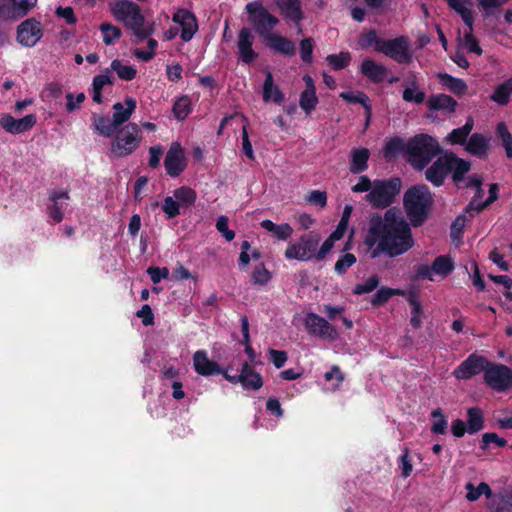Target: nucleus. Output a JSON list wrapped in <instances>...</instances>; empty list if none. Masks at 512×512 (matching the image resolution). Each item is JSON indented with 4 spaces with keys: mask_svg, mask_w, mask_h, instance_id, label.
Returning a JSON list of instances; mask_svg holds the SVG:
<instances>
[{
    "mask_svg": "<svg viewBox=\"0 0 512 512\" xmlns=\"http://www.w3.org/2000/svg\"><path fill=\"white\" fill-rule=\"evenodd\" d=\"M449 7L453 9L456 13H458L463 22L468 26V28L472 29L474 22V13H473V2L472 0H446Z\"/></svg>",
    "mask_w": 512,
    "mask_h": 512,
    "instance_id": "nucleus-27",
    "label": "nucleus"
},
{
    "mask_svg": "<svg viewBox=\"0 0 512 512\" xmlns=\"http://www.w3.org/2000/svg\"><path fill=\"white\" fill-rule=\"evenodd\" d=\"M94 126L95 129L99 132V134L109 137L113 135L116 130L118 129V126L114 124L113 118L100 116L94 119Z\"/></svg>",
    "mask_w": 512,
    "mask_h": 512,
    "instance_id": "nucleus-42",
    "label": "nucleus"
},
{
    "mask_svg": "<svg viewBox=\"0 0 512 512\" xmlns=\"http://www.w3.org/2000/svg\"><path fill=\"white\" fill-rule=\"evenodd\" d=\"M191 111V101L189 97H180L173 106V113L178 120H184Z\"/></svg>",
    "mask_w": 512,
    "mask_h": 512,
    "instance_id": "nucleus-49",
    "label": "nucleus"
},
{
    "mask_svg": "<svg viewBox=\"0 0 512 512\" xmlns=\"http://www.w3.org/2000/svg\"><path fill=\"white\" fill-rule=\"evenodd\" d=\"M193 366L195 371L202 376H210L221 373L220 366L211 361L205 351H196L193 355Z\"/></svg>",
    "mask_w": 512,
    "mask_h": 512,
    "instance_id": "nucleus-19",
    "label": "nucleus"
},
{
    "mask_svg": "<svg viewBox=\"0 0 512 512\" xmlns=\"http://www.w3.org/2000/svg\"><path fill=\"white\" fill-rule=\"evenodd\" d=\"M401 181L399 178L389 180H375L372 190L366 195V201L373 207L385 209L389 207L395 197L400 193Z\"/></svg>",
    "mask_w": 512,
    "mask_h": 512,
    "instance_id": "nucleus-6",
    "label": "nucleus"
},
{
    "mask_svg": "<svg viewBox=\"0 0 512 512\" xmlns=\"http://www.w3.org/2000/svg\"><path fill=\"white\" fill-rule=\"evenodd\" d=\"M512 94V78L498 85L491 95V99L499 105H506Z\"/></svg>",
    "mask_w": 512,
    "mask_h": 512,
    "instance_id": "nucleus-38",
    "label": "nucleus"
},
{
    "mask_svg": "<svg viewBox=\"0 0 512 512\" xmlns=\"http://www.w3.org/2000/svg\"><path fill=\"white\" fill-rule=\"evenodd\" d=\"M240 116L244 122V125L242 127V149L249 159H254V152L247 131V125L249 122L248 119L243 114H241Z\"/></svg>",
    "mask_w": 512,
    "mask_h": 512,
    "instance_id": "nucleus-58",
    "label": "nucleus"
},
{
    "mask_svg": "<svg viewBox=\"0 0 512 512\" xmlns=\"http://www.w3.org/2000/svg\"><path fill=\"white\" fill-rule=\"evenodd\" d=\"M99 28L103 34V42L106 45H112L122 35L121 30L111 23H102Z\"/></svg>",
    "mask_w": 512,
    "mask_h": 512,
    "instance_id": "nucleus-46",
    "label": "nucleus"
},
{
    "mask_svg": "<svg viewBox=\"0 0 512 512\" xmlns=\"http://www.w3.org/2000/svg\"><path fill=\"white\" fill-rule=\"evenodd\" d=\"M490 361L484 356L471 354L453 371V376L459 380H467L487 370Z\"/></svg>",
    "mask_w": 512,
    "mask_h": 512,
    "instance_id": "nucleus-11",
    "label": "nucleus"
},
{
    "mask_svg": "<svg viewBox=\"0 0 512 512\" xmlns=\"http://www.w3.org/2000/svg\"><path fill=\"white\" fill-rule=\"evenodd\" d=\"M173 198L179 202V206L183 208H189L194 205L197 194L195 190L188 186H182L174 190Z\"/></svg>",
    "mask_w": 512,
    "mask_h": 512,
    "instance_id": "nucleus-35",
    "label": "nucleus"
},
{
    "mask_svg": "<svg viewBox=\"0 0 512 512\" xmlns=\"http://www.w3.org/2000/svg\"><path fill=\"white\" fill-rule=\"evenodd\" d=\"M446 153L440 156L425 172L426 179L435 186H441L449 174Z\"/></svg>",
    "mask_w": 512,
    "mask_h": 512,
    "instance_id": "nucleus-18",
    "label": "nucleus"
},
{
    "mask_svg": "<svg viewBox=\"0 0 512 512\" xmlns=\"http://www.w3.org/2000/svg\"><path fill=\"white\" fill-rule=\"evenodd\" d=\"M52 205L48 207V215L57 223L61 222L64 217L63 208L65 201L69 199L67 191H52L49 196Z\"/></svg>",
    "mask_w": 512,
    "mask_h": 512,
    "instance_id": "nucleus-25",
    "label": "nucleus"
},
{
    "mask_svg": "<svg viewBox=\"0 0 512 512\" xmlns=\"http://www.w3.org/2000/svg\"><path fill=\"white\" fill-rule=\"evenodd\" d=\"M437 78L442 86L458 96L464 95L467 91V84L462 79L454 78L447 73H439Z\"/></svg>",
    "mask_w": 512,
    "mask_h": 512,
    "instance_id": "nucleus-32",
    "label": "nucleus"
},
{
    "mask_svg": "<svg viewBox=\"0 0 512 512\" xmlns=\"http://www.w3.org/2000/svg\"><path fill=\"white\" fill-rule=\"evenodd\" d=\"M496 132L502 139V144L506 150L507 157L512 158V135L508 131L506 124L503 122L498 123Z\"/></svg>",
    "mask_w": 512,
    "mask_h": 512,
    "instance_id": "nucleus-51",
    "label": "nucleus"
},
{
    "mask_svg": "<svg viewBox=\"0 0 512 512\" xmlns=\"http://www.w3.org/2000/svg\"><path fill=\"white\" fill-rule=\"evenodd\" d=\"M266 41L268 42L269 46L272 49L279 51L285 55H293L295 52V46L293 42L285 37L272 34L266 39Z\"/></svg>",
    "mask_w": 512,
    "mask_h": 512,
    "instance_id": "nucleus-34",
    "label": "nucleus"
},
{
    "mask_svg": "<svg viewBox=\"0 0 512 512\" xmlns=\"http://www.w3.org/2000/svg\"><path fill=\"white\" fill-rule=\"evenodd\" d=\"M136 109V101L132 97H126L124 104L117 102L113 105V120L118 128L126 123Z\"/></svg>",
    "mask_w": 512,
    "mask_h": 512,
    "instance_id": "nucleus-21",
    "label": "nucleus"
},
{
    "mask_svg": "<svg viewBox=\"0 0 512 512\" xmlns=\"http://www.w3.org/2000/svg\"><path fill=\"white\" fill-rule=\"evenodd\" d=\"M319 242L320 236L315 233L302 235L287 246L285 257L289 260L308 261L316 257Z\"/></svg>",
    "mask_w": 512,
    "mask_h": 512,
    "instance_id": "nucleus-9",
    "label": "nucleus"
},
{
    "mask_svg": "<svg viewBox=\"0 0 512 512\" xmlns=\"http://www.w3.org/2000/svg\"><path fill=\"white\" fill-rule=\"evenodd\" d=\"M260 225L265 230L273 233V235L278 240H286V239L290 238L293 234V228L288 223L277 225V224L273 223L271 220L266 219V220H263L260 223Z\"/></svg>",
    "mask_w": 512,
    "mask_h": 512,
    "instance_id": "nucleus-33",
    "label": "nucleus"
},
{
    "mask_svg": "<svg viewBox=\"0 0 512 512\" xmlns=\"http://www.w3.org/2000/svg\"><path fill=\"white\" fill-rule=\"evenodd\" d=\"M383 40L377 37V32L375 30H369L367 32H363L359 36L358 44L361 48L366 49L370 46H375V51L378 52L379 43Z\"/></svg>",
    "mask_w": 512,
    "mask_h": 512,
    "instance_id": "nucleus-52",
    "label": "nucleus"
},
{
    "mask_svg": "<svg viewBox=\"0 0 512 512\" xmlns=\"http://www.w3.org/2000/svg\"><path fill=\"white\" fill-rule=\"evenodd\" d=\"M364 243L372 259L381 254L394 258L408 252L414 246V238L400 210L390 208L383 215L375 213L370 217Z\"/></svg>",
    "mask_w": 512,
    "mask_h": 512,
    "instance_id": "nucleus-1",
    "label": "nucleus"
},
{
    "mask_svg": "<svg viewBox=\"0 0 512 512\" xmlns=\"http://www.w3.org/2000/svg\"><path fill=\"white\" fill-rule=\"evenodd\" d=\"M378 52L385 54L400 64H408L412 61L410 42L406 36L383 40L379 43Z\"/></svg>",
    "mask_w": 512,
    "mask_h": 512,
    "instance_id": "nucleus-10",
    "label": "nucleus"
},
{
    "mask_svg": "<svg viewBox=\"0 0 512 512\" xmlns=\"http://www.w3.org/2000/svg\"><path fill=\"white\" fill-rule=\"evenodd\" d=\"M317 103L318 98L316 91L304 90L301 93L299 105L306 112V114H310V112L316 107Z\"/></svg>",
    "mask_w": 512,
    "mask_h": 512,
    "instance_id": "nucleus-48",
    "label": "nucleus"
},
{
    "mask_svg": "<svg viewBox=\"0 0 512 512\" xmlns=\"http://www.w3.org/2000/svg\"><path fill=\"white\" fill-rule=\"evenodd\" d=\"M307 331L317 337L335 340L338 337V332L326 319L314 313L307 314L304 320Z\"/></svg>",
    "mask_w": 512,
    "mask_h": 512,
    "instance_id": "nucleus-12",
    "label": "nucleus"
},
{
    "mask_svg": "<svg viewBox=\"0 0 512 512\" xmlns=\"http://www.w3.org/2000/svg\"><path fill=\"white\" fill-rule=\"evenodd\" d=\"M11 2V19L24 17L37 4V0H11Z\"/></svg>",
    "mask_w": 512,
    "mask_h": 512,
    "instance_id": "nucleus-37",
    "label": "nucleus"
},
{
    "mask_svg": "<svg viewBox=\"0 0 512 512\" xmlns=\"http://www.w3.org/2000/svg\"><path fill=\"white\" fill-rule=\"evenodd\" d=\"M172 19L174 22L178 23L182 28V40L185 42L190 41L198 30V24L195 15L186 9H179L173 15Z\"/></svg>",
    "mask_w": 512,
    "mask_h": 512,
    "instance_id": "nucleus-17",
    "label": "nucleus"
},
{
    "mask_svg": "<svg viewBox=\"0 0 512 512\" xmlns=\"http://www.w3.org/2000/svg\"><path fill=\"white\" fill-rule=\"evenodd\" d=\"M497 512H512V486L498 494Z\"/></svg>",
    "mask_w": 512,
    "mask_h": 512,
    "instance_id": "nucleus-54",
    "label": "nucleus"
},
{
    "mask_svg": "<svg viewBox=\"0 0 512 512\" xmlns=\"http://www.w3.org/2000/svg\"><path fill=\"white\" fill-rule=\"evenodd\" d=\"M166 172L171 177L179 176L186 167L184 151L178 142L171 144L164 159Z\"/></svg>",
    "mask_w": 512,
    "mask_h": 512,
    "instance_id": "nucleus-14",
    "label": "nucleus"
},
{
    "mask_svg": "<svg viewBox=\"0 0 512 512\" xmlns=\"http://www.w3.org/2000/svg\"><path fill=\"white\" fill-rule=\"evenodd\" d=\"M458 103L446 94L431 95L427 100V107L431 111H442L447 114L455 112Z\"/></svg>",
    "mask_w": 512,
    "mask_h": 512,
    "instance_id": "nucleus-22",
    "label": "nucleus"
},
{
    "mask_svg": "<svg viewBox=\"0 0 512 512\" xmlns=\"http://www.w3.org/2000/svg\"><path fill=\"white\" fill-rule=\"evenodd\" d=\"M441 152L437 140L427 134L417 135L407 144L408 161L417 170L424 169Z\"/></svg>",
    "mask_w": 512,
    "mask_h": 512,
    "instance_id": "nucleus-4",
    "label": "nucleus"
},
{
    "mask_svg": "<svg viewBox=\"0 0 512 512\" xmlns=\"http://www.w3.org/2000/svg\"><path fill=\"white\" fill-rule=\"evenodd\" d=\"M483 379L485 384L495 392L512 391V369L507 365L490 362Z\"/></svg>",
    "mask_w": 512,
    "mask_h": 512,
    "instance_id": "nucleus-8",
    "label": "nucleus"
},
{
    "mask_svg": "<svg viewBox=\"0 0 512 512\" xmlns=\"http://www.w3.org/2000/svg\"><path fill=\"white\" fill-rule=\"evenodd\" d=\"M340 97L349 103L361 104L365 109V113L368 114V116L371 114L372 107L369 98L365 93L361 91L342 92L340 93Z\"/></svg>",
    "mask_w": 512,
    "mask_h": 512,
    "instance_id": "nucleus-39",
    "label": "nucleus"
},
{
    "mask_svg": "<svg viewBox=\"0 0 512 512\" xmlns=\"http://www.w3.org/2000/svg\"><path fill=\"white\" fill-rule=\"evenodd\" d=\"M41 37V23L34 18L25 20L17 28V40L22 46L33 47Z\"/></svg>",
    "mask_w": 512,
    "mask_h": 512,
    "instance_id": "nucleus-13",
    "label": "nucleus"
},
{
    "mask_svg": "<svg viewBox=\"0 0 512 512\" xmlns=\"http://www.w3.org/2000/svg\"><path fill=\"white\" fill-rule=\"evenodd\" d=\"M277 6L286 18L295 23H299L303 19L300 0H281Z\"/></svg>",
    "mask_w": 512,
    "mask_h": 512,
    "instance_id": "nucleus-30",
    "label": "nucleus"
},
{
    "mask_svg": "<svg viewBox=\"0 0 512 512\" xmlns=\"http://www.w3.org/2000/svg\"><path fill=\"white\" fill-rule=\"evenodd\" d=\"M245 9L255 31L264 40L271 36V31L279 22L278 18L272 15L259 1L248 3Z\"/></svg>",
    "mask_w": 512,
    "mask_h": 512,
    "instance_id": "nucleus-7",
    "label": "nucleus"
},
{
    "mask_svg": "<svg viewBox=\"0 0 512 512\" xmlns=\"http://www.w3.org/2000/svg\"><path fill=\"white\" fill-rule=\"evenodd\" d=\"M307 201L310 204L318 205L321 208H324L327 204V194L325 191L313 190L308 195Z\"/></svg>",
    "mask_w": 512,
    "mask_h": 512,
    "instance_id": "nucleus-64",
    "label": "nucleus"
},
{
    "mask_svg": "<svg viewBox=\"0 0 512 512\" xmlns=\"http://www.w3.org/2000/svg\"><path fill=\"white\" fill-rule=\"evenodd\" d=\"M141 142L142 132L139 125L130 122L116 130L110 150L116 157H126L137 150Z\"/></svg>",
    "mask_w": 512,
    "mask_h": 512,
    "instance_id": "nucleus-5",
    "label": "nucleus"
},
{
    "mask_svg": "<svg viewBox=\"0 0 512 512\" xmlns=\"http://www.w3.org/2000/svg\"><path fill=\"white\" fill-rule=\"evenodd\" d=\"M266 77L263 84V101H274L281 104L284 101V94L278 86L274 84L273 75L270 71H266Z\"/></svg>",
    "mask_w": 512,
    "mask_h": 512,
    "instance_id": "nucleus-29",
    "label": "nucleus"
},
{
    "mask_svg": "<svg viewBox=\"0 0 512 512\" xmlns=\"http://www.w3.org/2000/svg\"><path fill=\"white\" fill-rule=\"evenodd\" d=\"M369 157L370 151L367 148H353L350 152V172L359 174L365 171Z\"/></svg>",
    "mask_w": 512,
    "mask_h": 512,
    "instance_id": "nucleus-28",
    "label": "nucleus"
},
{
    "mask_svg": "<svg viewBox=\"0 0 512 512\" xmlns=\"http://www.w3.org/2000/svg\"><path fill=\"white\" fill-rule=\"evenodd\" d=\"M360 71L375 83L383 81L388 72L385 66L376 63L370 58H366L362 61Z\"/></svg>",
    "mask_w": 512,
    "mask_h": 512,
    "instance_id": "nucleus-26",
    "label": "nucleus"
},
{
    "mask_svg": "<svg viewBox=\"0 0 512 512\" xmlns=\"http://www.w3.org/2000/svg\"><path fill=\"white\" fill-rule=\"evenodd\" d=\"M228 222V217L222 215L217 219L216 228L227 241H232L235 237V233L228 228Z\"/></svg>",
    "mask_w": 512,
    "mask_h": 512,
    "instance_id": "nucleus-62",
    "label": "nucleus"
},
{
    "mask_svg": "<svg viewBox=\"0 0 512 512\" xmlns=\"http://www.w3.org/2000/svg\"><path fill=\"white\" fill-rule=\"evenodd\" d=\"M481 185H482V179L481 178H479L477 176H473V177L470 178V180L468 182V186L475 187L476 191H475V195H474L473 199L471 200L469 205L466 207V212L467 213H470L472 210L476 212L477 204L478 203H482L480 200H481V198L484 195V191L481 188Z\"/></svg>",
    "mask_w": 512,
    "mask_h": 512,
    "instance_id": "nucleus-43",
    "label": "nucleus"
},
{
    "mask_svg": "<svg viewBox=\"0 0 512 512\" xmlns=\"http://www.w3.org/2000/svg\"><path fill=\"white\" fill-rule=\"evenodd\" d=\"M472 32H473V28L472 29L469 28V31L464 34L463 45L469 52L475 53L477 55H481L482 49L479 46L478 41L474 37Z\"/></svg>",
    "mask_w": 512,
    "mask_h": 512,
    "instance_id": "nucleus-61",
    "label": "nucleus"
},
{
    "mask_svg": "<svg viewBox=\"0 0 512 512\" xmlns=\"http://www.w3.org/2000/svg\"><path fill=\"white\" fill-rule=\"evenodd\" d=\"M254 36L247 27L240 29L237 37V48L239 58L243 62L250 64L258 58V53L253 49Z\"/></svg>",
    "mask_w": 512,
    "mask_h": 512,
    "instance_id": "nucleus-15",
    "label": "nucleus"
},
{
    "mask_svg": "<svg viewBox=\"0 0 512 512\" xmlns=\"http://www.w3.org/2000/svg\"><path fill=\"white\" fill-rule=\"evenodd\" d=\"M402 97L406 102L421 104L425 100V93L419 90L415 81H412L410 86L403 91Z\"/></svg>",
    "mask_w": 512,
    "mask_h": 512,
    "instance_id": "nucleus-47",
    "label": "nucleus"
},
{
    "mask_svg": "<svg viewBox=\"0 0 512 512\" xmlns=\"http://www.w3.org/2000/svg\"><path fill=\"white\" fill-rule=\"evenodd\" d=\"M404 208L410 223L414 227L421 226L428 217L432 205V196L425 185L409 188L403 197Z\"/></svg>",
    "mask_w": 512,
    "mask_h": 512,
    "instance_id": "nucleus-3",
    "label": "nucleus"
},
{
    "mask_svg": "<svg viewBox=\"0 0 512 512\" xmlns=\"http://www.w3.org/2000/svg\"><path fill=\"white\" fill-rule=\"evenodd\" d=\"M467 432L470 434L476 433L483 429V412L478 407H471L467 411Z\"/></svg>",
    "mask_w": 512,
    "mask_h": 512,
    "instance_id": "nucleus-36",
    "label": "nucleus"
},
{
    "mask_svg": "<svg viewBox=\"0 0 512 512\" xmlns=\"http://www.w3.org/2000/svg\"><path fill=\"white\" fill-rule=\"evenodd\" d=\"M399 294L398 290L382 287L380 288L376 294L373 296L371 300V304L373 306H382L384 305L393 295Z\"/></svg>",
    "mask_w": 512,
    "mask_h": 512,
    "instance_id": "nucleus-56",
    "label": "nucleus"
},
{
    "mask_svg": "<svg viewBox=\"0 0 512 512\" xmlns=\"http://www.w3.org/2000/svg\"><path fill=\"white\" fill-rule=\"evenodd\" d=\"M474 127V120L472 117H468L464 126L452 130L447 136L446 141L450 144L464 145L467 142V138Z\"/></svg>",
    "mask_w": 512,
    "mask_h": 512,
    "instance_id": "nucleus-31",
    "label": "nucleus"
},
{
    "mask_svg": "<svg viewBox=\"0 0 512 512\" xmlns=\"http://www.w3.org/2000/svg\"><path fill=\"white\" fill-rule=\"evenodd\" d=\"M111 69L117 73L120 79L125 81H131L136 76L135 68L122 64L118 59L112 61Z\"/></svg>",
    "mask_w": 512,
    "mask_h": 512,
    "instance_id": "nucleus-45",
    "label": "nucleus"
},
{
    "mask_svg": "<svg viewBox=\"0 0 512 512\" xmlns=\"http://www.w3.org/2000/svg\"><path fill=\"white\" fill-rule=\"evenodd\" d=\"M490 147V139L483 134L474 133L465 144V150L479 158L486 157Z\"/></svg>",
    "mask_w": 512,
    "mask_h": 512,
    "instance_id": "nucleus-23",
    "label": "nucleus"
},
{
    "mask_svg": "<svg viewBox=\"0 0 512 512\" xmlns=\"http://www.w3.org/2000/svg\"><path fill=\"white\" fill-rule=\"evenodd\" d=\"M111 13L117 21L123 22L131 29L139 41L148 38L153 33V25L145 24V17L140 7L128 0H117L111 5Z\"/></svg>",
    "mask_w": 512,
    "mask_h": 512,
    "instance_id": "nucleus-2",
    "label": "nucleus"
},
{
    "mask_svg": "<svg viewBox=\"0 0 512 512\" xmlns=\"http://www.w3.org/2000/svg\"><path fill=\"white\" fill-rule=\"evenodd\" d=\"M510 0H476L478 7L482 10L483 16L488 17L495 9L501 8Z\"/></svg>",
    "mask_w": 512,
    "mask_h": 512,
    "instance_id": "nucleus-55",
    "label": "nucleus"
},
{
    "mask_svg": "<svg viewBox=\"0 0 512 512\" xmlns=\"http://www.w3.org/2000/svg\"><path fill=\"white\" fill-rule=\"evenodd\" d=\"M179 202H177L173 196H168L164 199L162 210L166 214L167 218L171 219L180 214Z\"/></svg>",
    "mask_w": 512,
    "mask_h": 512,
    "instance_id": "nucleus-59",
    "label": "nucleus"
},
{
    "mask_svg": "<svg viewBox=\"0 0 512 512\" xmlns=\"http://www.w3.org/2000/svg\"><path fill=\"white\" fill-rule=\"evenodd\" d=\"M239 383L244 389L255 391L262 387L263 379L252 366L245 362L242 364L241 372L239 374Z\"/></svg>",
    "mask_w": 512,
    "mask_h": 512,
    "instance_id": "nucleus-20",
    "label": "nucleus"
},
{
    "mask_svg": "<svg viewBox=\"0 0 512 512\" xmlns=\"http://www.w3.org/2000/svg\"><path fill=\"white\" fill-rule=\"evenodd\" d=\"M466 489V498L471 502L476 501L482 494H484L487 498L492 496V490L487 482H479L477 487H474L472 482H467Z\"/></svg>",
    "mask_w": 512,
    "mask_h": 512,
    "instance_id": "nucleus-40",
    "label": "nucleus"
},
{
    "mask_svg": "<svg viewBox=\"0 0 512 512\" xmlns=\"http://www.w3.org/2000/svg\"><path fill=\"white\" fill-rule=\"evenodd\" d=\"M432 269L433 273L445 277L453 271L454 262L449 256L441 255L434 260Z\"/></svg>",
    "mask_w": 512,
    "mask_h": 512,
    "instance_id": "nucleus-41",
    "label": "nucleus"
},
{
    "mask_svg": "<svg viewBox=\"0 0 512 512\" xmlns=\"http://www.w3.org/2000/svg\"><path fill=\"white\" fill-rule=\"evenodd\" d=\"M271 278V273L262 263L256 266L252 272V282L254 285L264 286L271 280Z\"/></svg>",
    "mask_w": 512,
    "mask_h": 512,
    "instance_id": "nucleus-53",
    "label": "nucleus"
},
{
    "mask_svg": "<svg viewBox=\"0 0 512 512\" xmlns=\"http://www.w3.org/2000/svg\"><path fill=\"white\" fill-rule=\"evenodd\" d=\"M411 462H412V458L409 455V450L407 448H405L404 452L400 458V469H401L402 477L407 478L411 475V472L413 470Z\"/></svg>",
    "mask_w": 512,
    "mask_h": 512,
    "instance_id": "nucleus-63",
    "label": "nucleus"
},
{
    "mask_svg": "<svg viewBox=\"0 0 512 512\" xmlns=\"http://www.w3.org/2000/svg\"><path fill=\"white\" fill-rule=\"evenodd\" d=\"M448 160L447 166L449 172H452V178L455 183L463 180L464 175L470 170L471 164L469 161L457 157L452 152H446Z\"/></svg>",
    "mask_w": 512,
    "mask_h": 512,
    "instance_id": "nucleus-24",
    "label": "nucleus"
},
{
    "mask_svg": "<svg viewBox=\"0 0 512 512\" xmlns=\"http://www.w3.org/2000/svg\"><path fill=\"white\" fill-rule=\"evenodd\" d=\"M326 60L334 70H340L349 65L351 56L349 52H340L339 54L328 55Z\"/></svg>",
    "mask_w": 512,
    "mask_h": 512,
    "instance_id": "nucleus-50",
    "label": "nucleus"
},
{
    "mask_svg": "<svg viewBox=\"0 0 512 512\" xmlns=\"http://www.w3.org/2000/svg\"><path fill=\"white\" fill-rule=\"evenodd\" d=\"M378 284H379L378 276L373 275V276L369 277L364 283L357 284L354 287L353 292L356 295L370 293L377 288Z\"/></svg>",
    "mask_w": 512,
    "mask_h": 512,
    "instance_id": "nucleus-57",
    "label": "nucleus"
},
{
    "mask_svg": "<svg viewBox=\"0 0 512 512\" xmlns=\"http://www.w3.org/2000/svg\"><path fill=\"white\" fill-rule=\"evenodd\" d=\"M355 263V255L351 253H346L343 256H341L335 263V271L337 274L342 275L347 271L348 268H350Z\"/></svg>",
    "mask_w": 512,
    "mask_h": 512,
    "instance_id": "nucleus-60",
    "label": "nucleus"
},
{
    "mask_svg": "<svg viewBox=\"0 0 512 512\" xmlns=\"http://www.w3.org/2000/svg\"><path fill=\"white\" fill-rule=\"evenodd\" d=\"M36 124V117L32 114L21 119H15L10 114H3L0 117L1 127L8 133L20 134L30 130Z\"/></svg>",
    "mask_w": 512,
    "mask_h": 512,
    "instance_id": "nucleus-16",
    "label": "nucleus"
},
{
    "mask_svg": "<svg viewBox=\"0 0 512 512\" xmlns=\"http://www.w3.org/2000/svg\"><path fill=\"white\" fill-rule=\"evenodd\" d=\"M409 303L411 306V319L410 323L415 329H419L422 325L423 307L420 301L415 296L409 297Z\"/></svg>",
    "mask_w": 512,
    "mask_h": 512,
    "instance_id": "nucleus-44",
    "label": "nucleus"
}]
</instances>
